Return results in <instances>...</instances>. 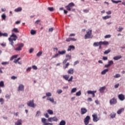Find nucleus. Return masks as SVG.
<instances>
[{"label": "nucleus", "mask_w": 125, "mask_h": 125, "mask_svg": "<svg viewBox=\"0 0 125 125\" xmlns=\"http://www.w3.org/2000/svg\"><path fill=\"white\" fill-rule=\"evenodd\" d=\"M48 10H49V11H53L54 10V9L53 7H48Z\"/></svg>", "instance_id": "6e6d98bb"}, {"label": "nucleus", "mask_w": 125, "mask_h": 125, "mask_svg": "<svg viewBox=\"0 0 125 125\" xmlns=\"http://www.w3.org/2000/svg\"><path fill=\"white\" fill-rule=\"evenodd\" d=\"M89 121H90V116H87L84 119L85 125H88L89 124Z\"/></svg>", "instance_id": "6e6552de"}, {"label": "nucleus", "mask_w": 125, "mask_h": 125, "mask_svg": "<svg viewBox=\"0 0 125 125\" xmlns=\"http://www.w3.org/2000/svg\"><path fill=\"white\" fill-rule=\"evenodd\" d=\"M60 56V55L59 53L56 54L55 55H53L52 57V58H57V57H59Z\"/></svg>", "instance_id": "72a5a7b5"}, {"label": "nucleus", "mask_w": 125, "mask_h": 125, "mask_svg": "<svg viewBox=\"0 0 125 125\" xmlns=\"http://www.w3.org/2000/svg\"><path fill=\"white\" fill-rule=\"evenodd\" d=\"M93 36H92V30H89L87 31L86 34L84 35L85 39H91Z\"/></svg>", "instance_id": "f03ea898"}, {"label": "nucleus", "mask_w": 125, "mask_h": 125, "mask_svg": "<svg viewBox=\"0 0 125 125\" xmlns=\"http://www.w3.org/2000/svg\"><path fill=\"white\" fill-rule=\"evenodd\" d=\"M18 56V55H17L12 56V57L10 58L11 61H12V60H13V59H14L15 58H17Z\"/></svg>", "instance_id": "e433bc0d"}, {"label": "nucleus", "mask_w": 125, "mask_h": 125, "mask_svg": "<svg viewBox=\"0 0 125 125\" xmlns=\"http://www.w3.org/2000/svg\"><path fill=\"white\" fill-rule=\"evenodd\" d=\"M40 115H41V112L40 111V110H38L37 111L36 117H39Z\"/></svg>", "instance_id": "3c124183"}, {"label": "nucleus", "mask_w": 125, "mask_h": 125, "mask_svg": "<svg viewBox=\"0 0 125 125\" xmlns=\"http://www.w3.org/2000/svg\"><path fill=\"white\" fill-rule=\"evenodd\" d=\"M123 30H124V27L119 26L117 30V32H122Z\"/></svg>", "instance_id": "c9c22d12"}, {"label": "nucleus", "mask_w": 125, "mask_h": 125, "mask_svg": "<svg viewBox=\"0 0 125 125\" xmlns=\"http://www.w3.org/2000/svg\"><path fill=\"white\" fill-rule=\"evenodd\" d=\"M47 112L48 114H49V115H53V111H52L51 109H48L47 110Z\"/></svg>", "instance_id": "a19ab883"}, {"label": "nucleus", "mask_w": 125, "mask_h": 125, "mask_svg": "<svg viewBox=\"0 0 125 125\" xmlns=\"http://www.w3.org/2000/svg\"><path fill=\"white\" fill-rule=\"evenodd\" d=\"M9 42H10V44L12 45V46H14V42H13V40H11V38H9Z\"/></svg>", "instance_id": "473e14b6"}, {"label": "nucleus", "mask_w": 125, "mask_h": 125, "mask_svg": "<svg viewBox=\"0 0 125 125\" xmlns=\"http://www.w3.org/2000/svg\"><path fill=\"white\" fill-rule=\"evenodd\" d=\"M93 46L96 47L97 46H99V45H101V41L100 42H95L93 43Z\"/></svg>", "instance_id": "dca6fc26"}, {"label": "nucleus", "mask_w": 125, "mask_h": 125, "mask_svg": "<svg viewBox=\"0 0 125 125\" xmlns=\"http://www.w3.org/2000/svg\"><path fill=\"white\" fill-rule=\"evenodd\" d=\"M76 95V96H81V95H82V92H81V91L77 92Z\"/></svg>", "instance_id": "de8ad7c7"}, {"label": "nucleus", "mask_w": 125, "mask_h": 125, "mask_svg": "<svg viewBox=\"0 0 125 125\" xmlns=\"http://www.w3.org/2000/svg\"><path fill=\"white\" fill-rule=\"evenodd\" d=\"M42 122L43 124H44V123H46V119L44 118H42Z\"/></svg>", "instance_id": "5fc2aeb1"}, {"label": "nucleus", "mask_w": 125, "mask_h": 125, "mask_svg": "<svg viewBox=\"0 0 125 125\" xmlns=\"http://www.w3.org/2000/svg\"><path fill=\"white\" fill-rule=\"evenodd\" d=\"M32 69V67H29L26 69V72H30L31 71V69Z\"/></svg>", "instance_id": "69168bd1"}, {"label": "nucleus", "mask_w": 125, "mask_h": 125, "mask_svg": "<svg viewBox=\"0 0 125 125\" xmlns=\"http://www.w3.org/2000/svg\"><path fill=\"white\" fill-rule=\"evenodd\" d=\"M66 125V122L64 120H62L60 122L59 125Z\"/></svg>", "instance_id": "f704fd0d"}, {"label": "nucleus", "mask_w": 125, "mask_h": 125, "mask_svg": "<svg viewBox=\"0 0 125 125\" xmlns=\"http://www.w3.org/2000/svg\"><path fill=\"white\" fill-rule=\"evenodd\" d=\"M18 47L15 49L16 51H21L22 48L24 47V43H21L17 44Z\"/></svg>", "instance_id": "39448f33"}, {"label": "nucleus", "mask_w": 125, "mask_h": 125, "mask_svg": "<svg viewBox=\"0 0 125 125\" xmlns=\"http://www.w3.org/2000/svg\"><path fill=\"white\" fill-rule=\"evenodd\" d=\"M79 63H80V62L78 61H77L74 62L73 65H74V66H76V65H77V64H79Z\"/></svg>", "instance_id": "0e129e2a"}, {"label": "nucleus", "mask_w": 125, "mask_h": 125, "mask_svg": "<svg viewBox=\"0 0 125 125\" xmlns=\"http://www.w3.org/2000/svg\"><path fill=\"white\" fill-rule=\"evenodd\" d=\"M92 117L93 118V122L94 123H97V122L100 120V117H98L97 113H94L92 115Z\"/></svg>", "instance_id": "7ed1b4c3"}, {"label": "nucleus", "mask_w": 125, "mask_h": 125, "mask_svg": "<svg viewBox=\"0 0 125 125\" xmlns=\"http://www.w3.org/2000/svg\"><path fill=\"white\" fill-rule=\"evenodd\" d=\"M103 44L104 45H108V44H109V42L107 41H104V42L101 41V45H102Z\"/></svg>", "instance_id": "5701e85b"}, {"label": "nucleus", "mask_w": 125, "mask_h": 125, "mask_svg": "<svg viewBox=\"0 0 125 125\" xmlns=\"http://www.w3.org/2000/svg\"><path fill=\"white\" fill-rule=\"evenodd\" d=\"M9 64V62H1V64L3 65V66L5 65H8Z\"/></svg>", "instance_id": "37998d69"}, {"label": "nucleus", "mask_w": 125, "mask_h": 125, "mask_svg": "<svg viewBox=\"0 0 125 125\" xmlns=\"http://www.w3.org/2000/svg\"><path fill=\"white\" fill-rule=\"evenodd\" d=\"M122 58V56L119 55V56H116L113 57L114 60H120Z\"/></svg>", "instance_id": "a878e982"}, {"label": "nucleus", "mask_w": 125, "mask_h": 125, "mask_svg": "<svg viewBox=\"0 0 125 125\" xmlns=\"http://www.w3.org/2000/svg\"><path fill=\"white\" fill-rule=\"evenodd\" d=\"M47 100L50 101V102H52L53 104H56V102L54 101V99L53 98H47Z\"/></svg>", "instance_id": "4468645a"}, {"label": "nucleus", "mask_w": 125, "mask_h": 125, "mask_svg": "<svg viewBox=\"0 0 125 125\" xmlns=\"http://www.w3.org/2000/svg\"><path fill=\"white\" fill-rule=\"evenodd\" d=\"M63 79L65 80V81H67L68 82L69 81V78H70V75H64L62 76Z\"/></svg>", "instance_id": "2eb2a0df"}, {"label": "nucleus", "mask_w": 125, "mask_h": 125, "mask_svg": "<svg viewBox=\"0 0 125 125\" xmlns=\"http://www.w3.org/2000/svg\"><path fill=\"white\" fill-rule=\"evenodd\" d=\"M81 115H84V114H86L87 113V109L85 108H81Z\"/></svg>", "instance_id": "f8f14e48"}, {"label": "nucleus", "mask_w": 125, "mask_h": 125, "mask_svg": "<svg viewBox=\"0 0 125 125\" xmlns=\"http://www.w3.org/2000/svg\"><path fill=\"white\" fill-rule=\"evenodd\" d=\"M0 87H4V82L3 81L0 82Z\"/></svg>", "instance_id": "4c0bfd02"}, {"label": "nucleus", "mask_w": 125, "mask_h": 125, "mask_svg": "<svg viewBox=\"0 0 125 125\" xmlns=\"http://www.w3.org/2000/svg\"><path fill=\"white\" fill-rule=\"evenodd\" d=\"M52 94L50 92H46V96H47L48 97H50L51 96Z\"/></svg>", "instance_id": "603ef678"}, {"label": "nucleus", "mask_w": 125, "mask_h": 125, "mask_svg": "<svg viewBox=\"0 0 125 125\" xmlns=\"http://www.w3.org/2000/svg\"><path fill=\"white\" fill-rule=\"evenodd\" d=\"M58 53H59L60 55H63V54H66V50H63V51H58Z\"/></svg>", "instance_id": "cd10ccee"}, {"label": "nucleus", "mask_w": 125, "mask_h": 125, "mask_svg": "<svg viewBox=\"0 0 125 125\" xmlns=\"http://www.w3.org/2000/svg\"><path fill=\"white\" fill-rule=\"evenodd\" d=\"M73 81V76H71L69 79H68V82H72Z\"/></svg>", "instance_id": "338daca9"}, {"label": "nucleus", "mask_w": 125, "mask_h": 125, "mask_svg": "<svg viewBox=\"0 0 125 125\" xmlns=\"http://www.w3.org/2000/svg\"><path fill=\"white\" fill-rule=\"evenodd\" d=\"M32 68L34 70H38V67H37V66H36V65H33L32 66Z\"/></svg>", "instance_id": "052dcab7"}, {"label": "nucleus", "mask_w": 125, "mask_h": 125, "mask_svg": "<svg viewBox=\"0 0 125 125\" xmlns=\"http://www.w3.org/2000/svg\"><path fill=\"white\" fill-rule=\"evenodd\" d=\"M23 107H24V104H21L19 105V108H20L21 109V108H23Z\"/></svg>", "instance_id": "680f3d73"}, {"label": "nucleus", "mask_w": 125, "mask_h": 125, "mask_svg": "<svg viewBox=\"0 0 125 125\" xmlns=\"http://www.w3.org/2000/svg\"><path fill=\"white\" fill-rule=\"evenodd\" d=\"M62 92V91L61 89L58 90L57 91V93H58V94H61Z\"/></svg>", "instance_id": "13d9d810"}, {"label": "nucleus", "mask_w": 125, "mask_h": 125, "mask_svg": "<svg viewBox=\"0 0 125 125\" xmlns=\"http://www.w3.org/2000/svg\"><path fill=\"white\" fill-rule=\"evenodd\" d=\"M65 57L68 59V60H70V59H72V57H71V55H66Z\"/></svg>", "instance_id": "09e8293b"}, {"label": "nucleus", "mask_w": 125, "mask_h": 125, "mask_svg": "<svg viewBox=\"0 0 125 125\" xmlns=\"http://www.w3.org/2000/svg\"><path fill=\"white\" fill-rule=\"evenodd\" d=\"M27 105L28 107H31L32 108H35L37 106V104H35V103H34V100L28 102Z\"/></svg>", "instance_id": "423d86ee"}, {"label": "nucleus", "mask_w": 125, "mask_h": 125, "mask_svg": "<svg viewBox=\"0 0 125 125\" xmlns=\"http://www.w3.org/2000/svg\"><path fill=\"white\" fill-rule=\"evenodd\" d=\"M67 73L69 75H73V74H74V69L73 68L69 69L67 71Z\"/></svg>", "instance_id": "aec40b11"}, {"label": "nucleus", "mask_w": 125, "mask_h": 125, "mask_svg": "<svg viewBox=\"0 0 125 125\" xmlns=\"http://www.w3.org/2000/svg\"><path fill=\"white\" fill-rule=\"evenodd\" d=\"M48 32H53V28H51L49 29Z\"/></svg>", "instance_id": "774afa93"}, {"label": "nucleus", "mask_w": 125, "mask_h": 125, "mask_svg": "<svg viewBox=\"0 0 125 125\" xmlns=\"http://www.w3.org/2000/svg\"><path fill=\"white\" fill-rule=\"evenodd\" d=\"M108 72H109V69H105L101 72V74L105 75L106 73H108Z\"/></svg>", "instance_id": "412c9836"}, {"label": "nucleus", "mask_w": 125, "mask_h": 125, "mask_svg": "<svg viewBox=\"0 0 125 125\" xmlns=\"http://www.w3.org/2000/svg\"><path fill=\"white\" fill-rule=\"evenodd\" d=\"M72 41L73 42H76L77 41V39L74 38H70V41Z\"/></svg>", "instance_id": "e2e57ef3"}, {"label": "nucleus", "mask_w": 125, "mask_h": 125, "mask_svg": "<svg viewBox=\"0 0 125 125\" xmlns=\"http://www.w3.org/2000/svg\"><path fill=\"white\" fill-rule=\"evenodd\" d=\"M12 32L13 34V33H19L20 31L18 28H14V29H12Z\"/></svg>", "instance_id": "c85d7f7f"}, {"label": "nucleus", "mask_w": 125, "mask_h": 125, "mask_svg": "<svg viewBox=\"0 0 125 125\" xmlns=\"http://www.w3.org/2000/svg\"><path fill=\"white\" fill-rule=\"evenodd\" d=\"M24 85L20 84L18 88V91H24Z\"/></svg>", "instance_id": "9b49d317"}, {"label": "nucleus", "mask_w": 125, "mask_h": 125, "mask_svg": "<svg viewBox=\"0 0 125 125\" xmlns=\"http://www.w3.org/2000/svg\"><path fill=\"white\" fill-rule=\"evenodd\" d=\"M42 51H40L37 54V56L38 57H40V56H42Z\"/></svg>", "instance_id": "c03bdc74"}, {"label": "nucleus", "mask_w": 125, "mask_h": 125, "mask_svg": "<svg viewBox=\"0 0 125 125\" xmlns=\"http://www.w3.org/2000/svg\"><path fill=\"white\" fill-rule=\"evenodd\" d=\"M117 103H118V101H117V98L115 97H114L109 100L110 105H116Z\"/></svg>", "instance_id": "20e7f679"}, {"label": "nucleus", "mask_w": 125, "mask_h": 125, "mask_svg": "<svg viewBox=\"0 0 125 125\" xmlns=\"http://www.w3.org/2000/svg\"><path fill=\"white\" fill-rule=\"evenodd\" d=\"M105 39H110V38H111V35H105L104 36Z\"/></svg>", "instance_id": "4d7b16f0"}, {"label": "nucleus", "mask_w": 125, "mask_h": 125, "mask_svg": "<svg viewBox=\"0 0 125 125\" xmlns=\"http://www.w3.org/2000/svg\"><path fill=\"white\" fill-rule=\"evenodd\" d=\"M15 125H22V120H19L17 121V122L15 124Z\"/></svg>", "instance_id": "bb28decb"}, {"label": "nucleus", "mask_w": 125, "mask_h": 125, "mask_svg": "<svg viewBox=\"0 0 125 125\" xmlns=\"http://www.w3.org/2000/svg\"><path fill=\"white\" fill-rule=\"evenodd\" d=\"M110 52H111V49H108V50H105L104 52V54H108L110 53Z\"/></svg>", "instance_id": "58836bf2"}, {"label": "nucleus", "mask_w": 125, "mask_h": 125, "mask_svg": "<svg viewBox=\"0 0 125 125\" xmlns=\"http://www.w3.org/2000/svg\"><path fill=\"white\" fill-rule=\"evenodd\" d=\"M30 34L32 35H36L37 34V31L32 29L30 31Z\"/></svg>", "instance_id": "2f4dec72"}, {"label": "nucleus", "mask_w": 125, "mask_h": 125, "mask_svg": "<svg viewBox=\"0 0 125 125\" xmlns=\"http://www.w3.org/2000/svg\"><path fill=\"white\" fill-rule=\"evenodd\" d=\"M40 23H41V20H38L35 21V24H36V25H39Z\"/></svg>", "instance_id": "864d4df0"}, {"label": "nucleus", "mask_w": 125, "mask_h": 125, "mask_svg": "<svg viewBox=\"0 0 125 125\" xmlns=\"http://www.w3.org/2000/svg\"><path fill=\"white\" fill-rule=\"evenodd\" d=\"M0 37H8V34L7 33H1V31H0Z\"/></svg>", "instance_id": "6ab92c4d"}, {"label": "nucleus", "mask_w": 125, "mask_h": 125, "mask_svg": "<svg viewBox=\"0 0 125 125\" xmlns=\"http://www.w3.org/2000/svg\"><path fill=\"white\" fill-rule=\"evenodd\" d=\"M11 38H11L12 41H14L15 42L17 39V36H16L14 33H12L11 36Z\"/></svg>", "instance_id": "ddd939ff"}, {"label": "nucleus", "mask_w": 125, "mask_h": 125, "mask_svg": "<svg viewBox=\"0 0 125 125\" xmlns=\"http://www.w3.org/2000/svg\"><path fill=\"white\" fill-rule=\"evenodd\" d=\"M118 97L120 101H124V100H125V95L123 94H120L118 95Z\"/></svg>", "instance_id": "9d476101"}, {"label": "nucleus", "mask_w": 125, "mask_h": 125, "mask_svg": "<svg viewBox=\"0 0 125 125\" xmlns=\"http://www.w3.org/2000/svg\"><path fill=\"white\" fill-rule=\"evenodd\" d=\"M48 122H50V123H52V122H58V118L56 116L50 117L48 119Z\"/></svg>", "instance_id": "0eeeda50"}, {"label": "nucleus", "mask_w": 125, "mask_h": 125, "mask_svg": "<svg viewBox=\"0 0 125 125\" xmlns=\"http://www.w3.org/2000/svg\"><path fill=\"white\" fill-rule=\"evenodd\" d=\"M114 64V62L113 61H109L108 62L107 64L104 65V68H109V67Z\"/></svg>", "instance_id": "1a4fd4ad"}, {"label": "nucleus", "mask_w": 125, "mask_h": 125, "mask_svg": "<svg viewBox=\"0 0 125 125\" xmlns=\"http://www.w3.org/2000/svg\"><path fill=\"white\" fill-rule=\"evenodd\" d=\"M124 111H125V108H124L119 109L117 111V114H118V115H121V114H122V113H123V112H124Z\"/></svg>", "instance_id": "f3484780"}, {"label": "nucleus", "mask_w": 125, "mask_h": 125, "mask_svg": "<svg viewBox=\"0 0 125 125\" xmlns=\"http://www.w3.org/2000/svg\"><path fill=\"white\" fill-rule=\"evenodd\" d=\"M116 113L112 112L109 115V116L111 119H114V118H116Z\"/></svg>", "instance_id": "393cba45"}, {"label": "nucleus", "mask_w": 125, "mask_h": 125, "mask_svg": "<svg viewBox=\"0 0 125 125\" xmlns=\"http://www.w3.org/2000/svg\"><path fill=\"white\" fill-rule=\"evenodd\" d=\"M15 12H21L22 11V7H19L17 8H16L14 10Z\"/></svg>", "instance_id": "a211bd4d"}, {"label": "nucleus", "mask_w": 125, "mask_h": 125, "mask_svg": "<svg viewBox=\"0 0 125 125\" xmlns=\"http://www.w3.org/2000/svg\"><path fill=\"white\" fill-rule=\"evenodd\" d=\"M74 50L75 49V46L74 45H70L68 47L67 49V51H71V50Z\"/></svg>", "instance_id": "4be33fe9"}, {"label": "nucleus", "mask_w": 125, "mask_h": 125, "mask_svg": "<svg viewBox=\"0 0 125 125\" xmlns=\"http://www.w3.org/2000/svg\"><path fill=\"white\" fill-rule=\"evenodd\" d=\"M111 16H105L103 17V20H107V19H109V18H111Z\"/></svg>", "instance_id": "c756f323"}, {"label": "nucleus", "mask_w": 125, "mask_h": 125, "mask_svg": "<svg viewBox=\"0 0 125 125\" xmlns=\"http://www.w3.org/2000/svg\"><path fill=\"white\" fill-rule=\"evenodd\" d=\"M93 92H97V90H93V91H91V90H88L87 91V93L88 94H92V93Z\"/></svg>", "instance_id": "7c9ffc66"}, {"label": "nucleus", "mask_w": 125, "mask_h": 125, "mask_svg": "<svg viewBox=\"0 0 125 125\" xmlns=\"http://www.w3.org/2000/svg\"><path fill=\"white\" fill-rule=\"evenodd\" d=\"M74 6H75V4H74L73 2H71L66 5L65 6V8H66V10H68V11H75L76 9H73Z\"/></svg>", "instance_id": "f257e3e1"}, {"label": "nucleus", "mask_w": 125, "mask_h": 125, "mask_svg": "<svg viewBox=\"0 0 125 125\" xmlns=\"http://www.w3.org/2000/svg\"><path fill=\"white\" fill-rule=\"evenodd\" d=\"M83 12H84V13H88V12H89V10L88 9H85L83 10Z\"/></svg>", "instance_id": "bf43d9fd"}, {"label": "nucleus", "mask_w": 125, "mask_h": 125, "mask_svg": "<svg viewBox=\"0 0 125 125\" xmlns=\"http://www.w3.org/2000/svg\"><path fill=\"white\" fill-rule=\"evenodd\" d=\"M112 2H113V3H119V2H122V0H111Z\"/></svg>", "instance_id": "a18cd8bd"}, {"label": "nucleus", "mask_w": 125, "mask_h": 125, "mask_svg": "<svg viewBox=\"0 0 125 125\" xmlns=\"http://www.w3.org/2000/svg\"><path fill=\"white\" fill-rule=\"evenodd\" d=\"M77 91V88H73L72 89L71 91V93H74V92H76Z\"/></svg>", "instance_id": "49530a36"}, {"label": "nucleus", "mask_w": 125, "mask_h": 125, "mask_svg": "<svg viewBox=\"0 0 125 125\" xmlns=\"http://www.w3.org/2000/svg\"><path fill=\"white\" fill-rule=\"evenodd\" d=\"M0 103H1V105L4 103V100L2 98H0Z\"/></svg>", "instance_id": "8fccbe9b"}, {"label": "nucleus", "mask_w": 125, "mask_h": 125, "mask_svg": "<svg viewBox=\"0 0 125 125\" xmlns=\"http://www.w3.org/2000/svg\"><path fill=\"white\" fill-rule=\"evenodd\" d=\"M1 18L2 19H3V20H5V19H6V15H5V14H3L1 15Z\"/></svg>", "instance_id": "79ce46f5"}, {"label": "nucleus", "mask_w": 125, "mask_h": 125, "mask_svg": "<svg viewBox=\"0 0 125 125\" xmlns=\"http://www.w3.org/2000/svg\"><path fill=\"white\" fill-rule=\"evenodd\" d=\"M115 79H118V78H121V75L119 74H116L115 75L113 76Z\"/></svg>", "instance_id": "ea45409f"}, {"label": "nucleus", "mask_w": 125, "mask_h": 125, "mask_svg": "<svg viewBox=\"0 0 125 125\" xmlns=\"http://www.w3.org/2000/svg\"><path fill=\"white\" fill-rule=\"evenodd\" d=\"M105 88H106V87H105V86H103V87H101L99 89L100 92H101V93H103V92H104V91L105 90Z\"/></svg>", "instance_id": "b1692460"}]
</instances>
